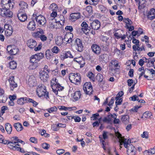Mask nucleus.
I'll return each mask as SVG.
<instances>
[{"label": "nucleus", "instance_id": "12", "mask_svg": "<svg viewBox=\"0 0 155 155\" xmlns=\"http://www.w3.org/2000/svg\"><path fill=\"white\" fill-rule=\"evenodd\" d=\"M48 73L45 71H41L39 72V77L41 80L43 82L47 81L49 78Z\"/></svg>", "mask_w": 155, "mask_h": 155}, {"label": "nucleus", "instance_id": "21", "mask_svg": "<svg viewBox=\"0 0 155 155\" xmlns=\"http://www.w3.org/2000/svg\"><path fill=\"white\" fill-rule=\"evenodd\" d=\"M92 51L95 54H98L101 52V48L100 47L96 44L93 45L91 46Z\"/></svg>", "mask_w": 155, "mask_h": 155}, {"label": "nucleus", "instance_id": "8", "mask_svg": "<svg viewBox=\"0 0 155 155\" xmlns=\"http://www.w3.org/2000/svg\"><path fill=\"white\" fill-rule=\"evenodd\" d=\"M83 89L86 94L90 95L93 91L92 85L90 82L85 83L83 86Z\"/></svg>", "mask_w": 155, "mask_h": 155}, {"label": "nucleus", "instance_id": "64", "mask_svg": "<svg viewBox=\"0 0 155 155\" xmlns=\"http://www.w3.org/2000/svg\"><path fill=\"white\" fill-rule=\"evenodd\" d=\"M86 9L89 13H91L92 12V8L91 6H87L86 8Z\"/></svg>", "mask_w": 155, "mask_h": 155}, {"label": "nucleus", "instance_id": "52", "mask_svg": "<svg viewBox=\"0 0 155 155\" xmlns=\"http://www.w3.org/2000/svg\"><path fill=\"white\" fill-rule=\"evenodd\" d=\"M111 63L113 65H114L115 67H117L119 64L118 61L116 60H113L111 61Z\"/></svg>", "mask_w": 155, "mask_h": 155}, {"label": "nucleus", "instance_id": "57", "mask_svg": "<svg viewBox=\"0 0 155 155\" xmlns=\"http://www.w3.org/2000/svg\"><path fill=\"white\" fill-rule=\"evenodd\" d=\"M115 99L116 100L115 104L116 107H117V105H120L121 104V103L122 101V98L119 99V98H115Z\"/></svg>", "mask_w": 155, "mask_h": 155}, {"label": "nucleus", "instance_id": "47", "mask_svg": "<svg viewBox=\"0 0 155 155\" xmlns=\"http://www.w3.org/2000/svg\"><path fill=\"white\" fill-rule=\"evenodd\" d=\"M87 76L92 81H94V75L92 72L88 73L87 74Z\"/></svg>", "mask_w": 155, "mask_h": 155}, {"label": "nucleus", "instance_id": "37", "mask_svg": "<svg viewBox=\"0 0 155 155\" xmlns=\"http://www.w3.org/2000/svg\"><path fill=\"white\" fill-rule=\"evenodd\" d=\"M13 32L12 27H10L9 29L5 30V34L7 36H11Z\"/></svg>", "mask_w": 155, "mask_h": 155}, {"label": "nucleus", "instance_id": "2", "mask_svg": "<svg viewBox=\"0 0 155 155\" xmlns=\"http://www.w3.org/2000/svg\"><path fill=\"white\" fill-rule=\"evenodd\" d=\"M124 143V147L127 148V155H135L137 152L135 147L131 144L130 141L129 140L124 139L122 142Z\"/></svg>", "mask_w": 155, "mask_h": 155}, {"label": "nucleus", "instance_id": "36", "mask_svg": "<svg viewBox=\"0 0 155 155\" xmlns=\"http://www.w3.org/2000/svg\"><path fill=\"white\" fill-rule=\"evenodd\" d=\"M12 140L14 141L17 143V144L18 145H20L19 143H21L24 144V142L21 140L19 139L17 137H13L12 138Z\"/></svg>", "mask_w": 155, "mask_h": 155}, {"label": "nucleus", "instance_id": "35", "mask_svg": "<svg viewBox=\"0 0 155 155\" xmlns=\"http://www.w3.org/2000/svg\"><path fill=\"white\" fill-rule=\"evenodd\" d=\"M14 126L18 131H21L23 129V127L22 125L19 123L15 124Z\"/></svg>", "mask_w": 155, "mask_h": 155}, {"label": "nucleus", "instance_id": "45", "mask_svg": "<svg viewBox=\"0 0 155 155\" xmlns=\"http://www.w3.org/2000/svg\"><path fill=\"white\" fill-rule=\"evenodd\" d=\"M49 8L51 9L53 11V10L56 11L58 9V6L56 4L52 3L49 6Z\"/></svg>", "mask_w": 155, "mask_h": 155}, {"label": "nucleus", "instance_id": "28", "mask_svg": "<svg viewBox=\"0 0 155 155\" xmlns=\"http://www.w3.org/2000/svg\"><path fill=\"white\" fill-rule=\"evenodd\" d=\"M55 42L57 45L58 46H61L64 43V39L62 37L59 36L57 37L55 39Z\"/></svg>", "mask_w": 155, "mask_h": 155}, {"label": "nucleus", "instance_id": "11", "mask_svg": "<svg viewBox=\"0 0 155 155\" xmlns=\"http://www.w3.org/2000/svg\"><path fill=\"white\" fill-rule=\"evenodd\" d=\"M35 19L38 25H44L46 22L45 18L41 15L36 16V17L35 18Z\"/></svg>", "mask_w": 155, "mask_h": 155}, {"label": "nucleus", "instance_id": "43", "mask_svg": "<svg viewBox=\"0 0 155 155\" xmlns=\"http://www.w3.org/2000/svg\"><path fill=\"white\" fill-rule=\"evenodd\" d=\"M96 79L99 82H101L103 80V75L100 73H98L96 76Z\"/></svg>", "mask_w": 155, "mask_h": 155}, {"label": "nucleus", "instance_id": "23", "mask_svg": "<svg viewBox=\"0 0 155 155\" xmlns=\"http://www.w3.org/2000/svg\"><path fill=\"white\" fill-rule=\"evenodd\" d=\"M28 97H23L18 98L17 101V103L19 105H23L28 102Z\"/></svg>", "mask_w": 155, "mask_h": 155}, {"label": "nucleus", "instance_id": "29", "mask_svg": "<svg viewBox=\"0 0 155 155\" xmlns=\"http://www.w3.org/2000/svg\"><path fill=\"white\" fill-rule=\"evenodd\" d=\"M35 21H32L29 22L28 25V28L31 30H34L35 28Z\"/></svg>", "mask_w": 155, "mask_h": 155}, {"label": "nucleus", "instance_id": "1", "mask_svg": "<svg viewBox=\"0 0 155 155\" xmlns=\"http://www.w3.org/2000/svg\"><path fill=\"white\" fill-rule=\"evenodd\" d=\"M44 57V54L41 53L32 55L30 58V61L31 63L29 66L30 69H34L38 67L39 65L38 62L42 59Z\"/></svg>", "mask_w": 155, "mask_h": 155}, {"label": "nucleus", "instance_id": "53", "mask_svg": "<svg viewBox=\"0 0 155 155\" xmlns=\"http://www.w3.org/2000/svg\"><path fill=\"white\" fill-rule=\"evenodd\" d=\"M143 116L146 118L150 117L152 116V113L151 112L146 111L143 113Z\"/></svg>", "mask_w": 155, "mask_h": 155}, {"label": "nucleus", "instance_id": "18", "mask_svg": "<svg viewBox=\"0 0 155 155\" xmlns=\"http://www.w3.org/2000/svg\"><path fill=\"white\" fill-rule=\"evenodd\" d=\"M90 25L92 29L97 30L100 28V24L98 21L95 20L93 21L92 23H91Z\"/></svg>", "mask_w": 155, "mask_h": 155}, {"label": "nucleus", "instance_id": "3", "mask_svg": "<svg viewBox=\"0 0 155 155\" xmlns=\"http://www.w3.org/2000/svg\"><path fill=\"white\" fill-rule=\"evenodd\" d=\"M36 92L39 97L44 96L47 99L49 98L48 92L47 91L45 87L43 84H40L38 86Z\"/></svg>", "mask_w": 155, "mask_h": 155}, {"label": "nucleus", "instance_id": "39", "mask_svg": "<svg viewBox=\"0 0 155 155\" xmlns=\"http://www.w3.org/2000/svg\"><path fill=\"white\" fill-rule=\"evenodd\" d=\"M17 67V63L14 61H12L9 63V67L12 69H15Z\"/></svg>", "mask_w": 155, "mask_h": 155}, {"label": "nucleus", "instance_id": "32", "mask_svg": "<svg viewBox=\"0 0 155 155\" xmlns=\"http://www.w3.org/2000/svg\"><path fill=\"white\" fill-rule=\"evenodd\" d=\"M115 37L117 39L121 38L123 40L126 38V35H123L121 34L120 32H115L114 34Z\"/></svg>", "mask_w": 155, "mask_h": 155}, {"label": "nucleus", "instance_id": "19", "mask_svg": "<svg viewBox=\"0 0 155 155\" xmlns=\"http://www.w3.org/2000/svg\"><path fill=\"white\" fill-rule=\"evenodd\" d=\"M81 17V14L80 13H71L70 16V19L72 21H74Z\"/></svg>", "mask_w": 155, "mask_h": 155}, {"label": "nucleus", "instance_id": "63", "mask_svg": "<svg viewBox=\"0 0 155 155\" xmlns=\"http://www.w3.org/2000/svg\"><path fill=\"white\" fill-rule=\"evenodd\" d=\"M101 11L103 13H107L108 12V9L106 8L103 6H102V7H101Z\"/></svg>", "mask_w": 155, "mask_h": 155}, {"label": "nucleus", "instance_id": "31", "mask_svg": "<svg viewBox=\"0 0 155 155\" xmlns=\"http://www.w3.org/2000/svg\"><path fill=\"white\" fill-rule=\"evenodd\" d=\"M81 93L80 91H76L74 93L73 98L75 101H77L81 98Z\"/></svg>", "mask_w": 155, "mask_h": 155}, {"label": "nucleus", "instance_id": "15", "mask_svg": "<svg viewBox=\"0 0 155 155\" xmlns=\"http://www.w3.org/2000/svg\"><path fill=\"white\" fill-rule=\"evenodd\" d=\"M14 77L11 76L9 77L8 81L9 82V86L11 90L14 91L15 88L17 87V85L14 81Z\"/></svg>", "mask_w": 155, "mask_h": 155}, {"label": "nucleus", "instance_id": "40", "mask_svg": "<svg viewBox=\"0 0 155 155\" xmlns=\"http://www.w3.org/2000/svg\"><path fill=\"white\" fill-rule=\"evenodd\" d=\"M148 153L149 155H152L155 153V148L150 149L148 150H146L144 152V154Z\"/></svg>", "mask_w": 155, "mask_h": 155}, {"label": "nucleus", "instance_id": "55", "mask_svg": "<svg viewBox=\"0 0 155 155\" xmlns=\"http://www.w3.org/2000/svg\"><path fill=\"white\" fill-rule=\"evenodd\" d=\"M133 48L134 51H141V49H140L139 46V44L137 45H133Z\"/></svg>", "mask_w": 155, "mask_h": 155}, {"label": "nucleus", "instance_id": "17", "mask_svg": "<svg viewBox=\"0 0 155 155\" xmlns=\"http://www.w3.org/2000/svg\"><path fill=\"white\" fill-rule=\"evenodd\" d=\"M53 22L50 24V27L53 28L57 29L61 27L63 25H61L60 21L56 20H53Z\"/></svg>", "mask_w": 155, "mask_h": 155}, {"label": "nucleus", "instance_id": "56", "mask_svg": "<svg viewBox=\"0 0 155 155\" xmlns=\"http://www.w3.org/2000/svg\"><path fill=\"white\" fill-rule=\"evenodd\" d=\"M114 54L117 56H118L121 54V51L117 49L116 48L114 50Z\"/></svg>", "mask_w": 155, "mask_h": 155}, {"label": "nucleus", "instance_id": "24", "mask_svg": "<svg viewBox=\"0 0 155 155\" xmlns=\"http://www.w3.org/2000/svg\"><path fill=\"white\" fill-rule=\"evenodd\" d=\"M58 80L56 78H54L52 79L51 83V86L52 90H54L55 89L56 87H55L57 84H59L58 83Z\"/></svg>", "mask_w": 155, "mask_h": 155}, {"label": "nucleus", "instance_id": "61", "mask_svg": "<svg viewBox=\"0 0 155 155\" xmlns=\"http://www.w3.org/2000/svg\"><path fill=\"white\" fill-rule=\"evenodd\" d=\"M144 59H146V58L144 57L142 59H141L139 60V64L140 66H142L143 65L145 62Z\"/></svg>", "mask_w": 155, "mask_h": 155}, {"label": "nucleus", "instance_id": "51", "mask_svg": "<svg viewBox=\"0 0 155 155\" xmlns=\"http://www.w3.org/2000/svg\"><path fill=\"white\" fill-rule=\"evenodd\" d=\"M0 143H3L4 144H8V147H9L10 143H12V139H11V140L9 141L6 140H5L4 138L2 140H1V141H0Z\"/></svg>", "mask_w": 155, "mask_h": 155}, {"label": "nucleus", "instance_id": "38", "mask_svg": "<svg viewBox=\"0 0 155 155\" xmlns=\"http://www.w3.org/2000/svg\"><path fill=\"white\" fill-rule=\"evenodd\" d=\"M69 58H73V56L72 55L71 52L68 51L65 53L63 56L62 58L64 59H65Z\"/></svg>", "mask_w": 155, "mask_h": 155}, {"label": "nucleus", "instance_id": "5", "mask_svg": "<svg viewBox=\"0 0 155 155\" xmlns=\"http://www.w3.org/2000/svg\"><path fill=\"white\" fill-rule=\"evenodd\" d=\"M27 44L28 46L31 49L35 48V51H37L40 50L41 48V45H39L38 47H35L37 45L36 41L33 39H30L27 42Z\"/></svg>", "mask_w": 155, "mask_h": 155}, {"label": "nucleus", "instance_id": "13", "mask_svg": "<svg viewBox=\"0 0 155 155\" xmlns=\"http://www.w3.org/2000/svg\"><path fill=\"white\" fill-rule=\"evenodd\" d=\"M17 17L19 20L21 22L25 21L27 18L26 15L21 10H19V13L18 14Z\"/></svg>", "mask_w": 155, "mask_h": 155}, {"label": "nucleus", "instance_id": "46", "mask_svg": "<svg viewBox=\"0 0 155 155\" xmlns=\"http://www.w3.org/2000/svg\"><path fill=\"white\" fill-rule=\"evenodd\" d=\"M57 110L58 109L57 107L55 106H54L47 109V111L49 113H51L53 112H56L57 111Z\"/></svg>", "mask_w": 155, "mask_h": 155}, {"label": "nucleus", "instance_id": "25", "mask_svg": "<svg viewBox=\"0 0 155 155\" xmlns=\"http://www.w3.org/2000/svg\"><path fill=\"white\" fill-rule=\"evenodd\" d=\"M55 89L54 90H52L53 92L56 95L58 94V91H63L64 89V87L61 86L59 84H57L56 87Z\"/></svg>", "mask_w": 155, "mask_h": 155}, {"label": "nucleus", "instance_id": "54", "mask_svg": "<svg viewBox=\"0 0 155 155\" xmlns=\"http://www.w3.org/2000/svg\"><path fill=\"white\" fill-rule=\"evenodd\" d=\"M141 136L143 138L147 139L148 138V133L147 131H144L141 135Z\"/></svg>", "mask_w": 155, "mask_h": 155}, {"label": "nucleus", "instance_id": "4", "mask_svg": "<svg viewBox=\"0 0 155 155\" xmlns=\"http://www.w3.org/2000/svg\"><path fill=\"white\" fill-rule=\"evenodd\" d=\"M69 78V80L71 83L76 84H78L80 83L81 77L79 73H72L70 74Z\"/></svg>", "mask_w": 155, "mask_h": 155}, {"label": "nucleus", "instance_id": "62", "mask_svg": "<svg viewBox=\"0 0 155 155\" xmlns=\"http://www.w3.org/2000/svg\"><path fill=\"white\" fill-rule=\"evenodd\" d=\"M130 98L131 99V100L133 101H138L139 100V98L136 95H133L130 97Z\"/></svg>", "mask_w": 155, "mask_h": 155}, {"label": "nucleus", "instance_id": "48", "mask_svg": "<svg viewBox=\"0 0 155 155\" xmlns=\"http://www.w3.org/2000/svg\"><path fill=\"white\" fill-rule=\"evenodd\" d=\"M28 102L32 103L33 106L35 107H36L38 104V103L36 101L29 98H28Z\"/></svg>", "mask_w": 155, "mask_h": 155}, {"label": "nucleus", "instance_id": "7", "mask_svg": "<svg viewBox=\"0 0 155 155\" xmlns=\"http://www.w3.org/2000/svg\"><path fill=\"white\" fill-rule=\"evenodd\" d=\"M7 53L12 55H15L18 52V48L15 46L13 45H8L7 47Z\"/></svg>", "mask_w": 155, "mask_h": 155}, {"label": "nucleus", "instance_id": "42", "mask_svg": "<svg viewBox=\"0 0 155 155\" xmlns=\"http://www.w3.org/2000/svg\"><path fill=\"white\" fill-rule=\"evenodd\" d=\"M91 29V27H89L88 25L83 27L81 28V30L85 33H88L89 31H90Z\"/></svg>", "mask_w": 155, "mask_h": 155}, {"label": "nucleus", "instance_id": "34", "mask_svg": "<svg viewBox=\"0 0 155 155\" xmlns=\"http://www.w3.org/2000/svg\"><path fill=\"white\" fill-rule=\"evenodd\" d=\"M5 129L8 134H10L12 131V127L9 123H7L5 125Z\"/></svg>", "mask_w": 155, "mask_h": 155}, {"label": "nucleus", "instance_id": "20", "mask_svg": "<svg viewBox=\"0 0 155 155\" xmlns=\"http://www.w3.org/2000/svg\"><path fill=\"white\" fill-rule=\"evenodd\" d=\"M147 16L148 18L150 20L155 18V9H151L148 12Z\"/></svg>", "mask_w": 155, "mask_h": 155}, {"label": "nucleus", "instance_id": "41", "mask_svg": "<svg viewBox=\"0 0 155 155\" xmlns=\"http://www.w3.org/2000/svg\"><path fill=\"white\" fill-rule=\"evenodd\" d=\"M129 117L128 115L123 116L121 118V120L124 123H126L128 122Z\"/></svg>", "mask_w": 155, "mask_h": 155}, {"label": "nucleus", "instance_id": "30", "mask_svg": "<svg viewBox=\"0 0 155 155\" xmlns=\"http://www.w3.org/2000/svg\"><path fill=\"white\" fill-rule=\"evenodd\" d=\"M20 7V9L19 10H21L25 12V9H26L28 7V5L27 4L24 2H22L19 4Z\"/></svg>", "mask_w": 155, "mask_h": 155}, {"label": "nucleus", "instance_id": "16", "mask_svg": "<svg viewBox=\"0 0 155 155\" xmlns=\"http://www.w3.org/2000/svg\"><path fill=\"white\" fill-rule=\"evenodd\" d=\"M73 34L71 33H67L64 36V41L68 43H70L72 41Z\"/></svg>", "mask_w": 155, "mask_h": 155}, {"label": "nucleus", "instance_id": "33", "mask_svg": "<svg viewBox=\"0 0 155 155\" xmlns=\"http://www.w3.org/2000/svg\"><path fill=\"white\" fill-rule=\"evenodd\" d=\"M53 54L49 50H47L45 52V56L46 58L48 60H50L53 56Z\"/></svg>", "mask_w": 155, "mask_h": 155}, {"label": "nucleus", "instance_id": "10", "mask_svg": "<svg viewBox=\"0 0 155 155\" xmlns=\"http://www.w3.org/2000/svg\"><path fill=\"white\" fill-rule=\"evenodd\" d=\"M17 146H20V145H18L17 144V143L15 142L12 140V143H10L9 147V148L11 149L14 150H16L22 153L25 152L23 149L20 147Z\"/></svg>", "mask_w": 155, "mask_h": 155}, {"label": "nucleus", "instance_id": "58", "mask_svg": "<svg viewBox=\"0 0 155 155\" xmlns=\"http://www.w3.org/2000/svg\"><path fill=\"white\" fill-rule=\"evenodd\" d=\"M50 145L48 143H43L42 145V147L43 148L45 149L48 150L50 147Z\"/></svg>", "mask_w": 155, "mask_h": 155}, {"label": "nucleus", "instance_id": "59", "mask_svg": "<svg viewBox=\"0 0 155 155\" xmlns=\"http://www.w3.org/2000/svg\"><path fill=\"white\" fill-rule=\"evenodd\" d=\"M71 119H74L75 122H80L81 121V118L78 116H73L71 117Z\"/></svg>", "mask_w": 155, "mask_h": 155}, {"label": "nucleus", "instance_id": "27", "mask_svg": "<svg viewBox=\"0 0 155 155\" xmlns=\"http://www.w3.org/2000/svg\"><path fill=\"white\" fill-rule=\"evenodd\" d=\"M116 136L119 139V142H120V149L122 148L121 145L124 144V143L122 142V140H124V139H126L124 137H122V135L119 133H117L116 134Z\"/></svg>", "mask_w": 155, "mask_h": 155}, {"label": "nucleus", "instance_id": "22", "mask_svg": "<svg viewBox=\"0 0 155 155\" xmlns=\"http://www.w3.org/2000/svg\"><path fill=\"white\" fill-rule=\"evenodd\" d=\"M36 84L35 78L33 76L30 77L28 79V85L29 86L33 87Z\"/></svg>", "mask_w": 155, "mask_h": 155}, {"label": "nucleus", "instance_id": "50", "mask_svg": "<svg viewBox=\"0 0 155 155\" xmlns=\"http://www.w3.org/2000/svg\"><path fill=\"white\" fill-rule=\"evenodd\" d=\"M59 20H58V21H60L61 25H64V23L65 22V18L64 16L62 15H61L59 17Z\"/></svg>", "mask_w": 155, "mask_h": 155}, {"label": "nucleus", "instance_id": "9", "mask_svg": "<svg viewBox=\"0 0 155 155\" xmlns=\"http://www.w3.org/2000/svg\"><path fill=\"white\" fill-rule=\"evenodd\" d=\"M0 15L4 17H12L13 12L9 9L0 8Z\"/></svg>", "mask_w": 155, "mask_h": 155}, {"label": "nucleus", "instance_id": "60", "mask_svg": "<svg viewBox=\"0 0 155 155\" xmlns=\"http://www.w3.org/2000/svg\"><path fill=\"white\" fill-rule=\"evenodd\" d=\"M107 56L106 54H103L100 56V58L102 61H105L107 59Z\"/></svg>", "mask_w": 155, "mask_h": 155}, {"label": "nucleus", "instance_id": "14", "mask_svg": "<svg viewBox=\"0 0 155 155\" xmlns=\"http://www.w3.org/2000/svg\"><path fill=\"white\" fill-rule=\"evenodd\" d=\"M75 45L78 51L80 52L82 51L83 46L81 40L79 38L76 39L75 41Z\"/></svg>", "mask_w": 155, "mask_h": 155}, {"label": "nucleus", "instance_id": "6", "mask_svg": "<svg viewBox=\"0 0 155 155\" xmlns=\"http://www.w3.org/2000/svg\"><path fill=\"white\" fill-rule=\"evenodd\" d=\"M1 5L2 8L9 10L13 8L14 3L11 0H2Z\"/></svg>", "mask_w": 155, "mask_h": 155}, {"label": "nucleus", "instance_id": "44", "mask_svg": "<svg viewBox=\"0 0 155 155\" xmlns=\"http://www.w3.org/2000/svg\"><path fill=\"white\" fill-rule=\"evenodd\" d=\"M58 109H59L60 110H72V107H66L64 106H59L58 107Z\"/></svg>", "mask_w": 155, "mask_h": 155}, {"label": "nucleus", "instance_id": "26", "mask_svg": "<svg viewBox=\"0 0 155 155\" xmlns=\"http://www.w3.org/2000/svg\"><path fill=\"white\" fill-rule=\"evenodd\" d=\"M101 41L102 42L101 44H103L102 46L104 48H106V47L109 45V42L108 41V39L106 37H102L101 38Z\"/></svg>", "mask_w": 155, "mask_h": 155}, {"label": "nucleus", "instance_id": "49", "mask_svg": "<svg viewBox=\"0 0 155 155\" xmlns=\"http://www.w3.org/2000/svg\"><path fill=\"white\" fill-rule=\"evenodd\" d=\"M60 50L56 46H54L51 49V51L54 53L57 54L58 53Z\"/></svg>", "mask_w": 155, "mask_h": 155}]
</instances>
